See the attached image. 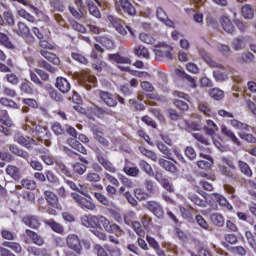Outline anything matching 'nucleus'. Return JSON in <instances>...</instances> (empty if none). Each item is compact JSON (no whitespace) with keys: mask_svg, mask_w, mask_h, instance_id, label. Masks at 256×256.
Returning <instances> with one entry per match:
<instances>
[{"mask_svg":"<svg viewBox=\"0 0 256 256\" xmlns=\"http://www.w3.org/2000/svg\"><path fill=\"white\" fill-rule=\"evenodd\" d=\"M202 59L204 62H206L210 67L213 68H220L225 69V67L222 64H219V62L213 60L208 53L202 52Z\"/></svg>","mask_w":256,"mask_h":256,"instance_id":"nucleus-36","label":"nucleus"},{"mask_svg":"<svg viewBox=\"0 0 256 256\" xmlns=\"http://www.w3.org/2000/svg\"><path fill=\"white\" fill-rule=\"evenodd\" d=\"M2 246L11 249L12 251H14L17 254H20L23 251L22 246L17 242L4 241L2 243Z\"/></svg>","mask_w":256,"mask_h":256,"instance_id":"nucleus-39","label":"nucleus"},{"mask_svg":"<svg viewBox=\"0 0 256 256\" xmlns=\"http://www.w3.org/2000/svg\"><path fill=\"white\" fill-rule=\"evenodd\" d=\"M242 16L246 19H252L255 16V10L250 5H244L241 9Z\"/></svg>","mask_w":256,"mask_h":256,"instance_id":"nucleus-45","label":"nucleus"},{"mask_svg":"<svg viewBox=\"0 0 256 256\" xmlns=\"http://www.w3.org/2000/svg\"><path fill=\"white\" fill-rule=\"evenodd\" d=\"M87 5H88V12L90 15L96 18H101V11L93 2H91V0L87 1Z\"/></svg>","mask_w":256,"mask_h":256,"instance_id":"nucleus-47","label":"nucleus"},{"mask_svg":"<svg viewBox=\"0 0 256 256\" xmlns=\"http://www.w3.org/2000/svg\"><path fill=\"white\" fill-rule=\"evenodd\" d=\"M55 165H56L58 171L61 172L63 175H65L66 177H69V178L73 177L72 171L69 168H67L66 165L63 164V162L57 161V162H55Z\"/></svg>","mask_w":256,"mask_h":256,"instance_id":"nucleus-44","label":"nucleus"},{"mask_svg":"<svg viewBox=\"0 0 256 256\" xmlns=\"http://www.w3.org/2000/svg\"><path fill=\"white\" fill-rule=\"evenodd\" d=\"M44 224L49 226L56 234L62 235L64 233V227L59 222L54 221V219L45 220Z\"/></svg>","mask_w":256,"mask_h":256,"instance_id":"nucleus-28","label":"nucleus"},{"mask_svg":"<svg viewBox=\"0 0 256 256\" xmlns=\"http://www.w3.org/2000/svg\"><path fill=\"white\" fill-rule=\"evenodd\" d=\"M91 131L94 135L95 140H97L101 146L109 147V141L105 138L103 131H101L96 126L91 127Z\"/></svg>","mask_w":256,"mask_h":256,"instance_id":"nucleus-19","label":"nucleus"},{"mask_svg":"<svg viewBox=\"0 0 256 256\" xmlns=\"http://www.w3.org/2000/svg\"><path fill=\"white\" fill-rule=\"evenodd\" d=\"M9 149H10V152L16 155L17 157H20L24 160H28L30 158V155L27 151L22 150V148H20L15 144L10 145Z\"/></svg>","mask_w":256,"mask_h":256,"instance_id":"nucleus-27","label":"nucleus"},{"mask_svg":"<svg viewBox=\"0 0 256 256\" xmlns=\"http://www.w3.org/2000/svg\"><path fill=\"white\" fill-rule=\"evenodd\" d=\"M139 167L148 176H154L153 167L149 164V162H146V160L141 159L139 162Z\"/></svg>","mask_w":256,"mask_h":256,"instance_id":"nucleus-46","label":"nucleus"},{"mask_svg":"<svg viewBox=\"0 0 256 256\" xmlns=\"http://www.w3.org/2000/svg\"><path fill=\"white\" fill-rule=\"evenodd\" d=\"M55 87L62 93H68L71 90L70 82L63 77L56 78Z\"/></svg>","mask_w":256,"mask_h":256,"instance_id":"nucleus-20","label":"nucleus"},{"mask_svg":"<svg viewBox=\"0 0 256 256\" xmlns=\"http://www.w3.org/2000/svg\"><path fill=\"white\" fill-rule=\"evenodd\" d=\"M0 104L4 105L6 107H10V109H14V110L19 109V105L17 104V102H15V100L9 99L6 97L0 98Z\"/></svg>","mask_w":256,"mask_h":256,"instance_id":"nucleus-52","label":"nucleus"},{"mask_svg":"<svg viewBox=\"0 0 256 256\" xmlns=\"http://www.w3.org/2000/svg\"><path fill=\"white\" fill-rule=\"evenodd\" d=\"M209 95L211 98L217 101L224 98V92L220 88H212V90L209 91Z\"/></svg>","mask_w":256,"mask_h":256,"instance_id":"nucleus-58","label":"nucleus"},{"mask_svg":"<svg viewBox=\"0 0 256 256\" xmlns=\"http://www.w3.org/2000/svg\"><path fill=\"white\" fill-rule=\"evenodd\" d=\"M80 194L76 192L71 193V197L78 204V207L84 211H95L96 204L93 197L83 191H79Z\"/></svg>","mask_w":256,"mask_h":256,"instance_id":"nucleus-3","label":"nucleus"},{"mask_svg":"<svg viewBox=\"0 0 256 256\" xmlns=\"http://www.w3.org/2000/svg\"><path fill=\"white\" fill-rule=\"evenodd\" d=\"M45 60L52 63L55 66L61 65V59L54 53L48 52V50L41 49L39 52Z\"/></svg>","mask_w":256,"mask_h":256,"instance_id":"nucleus-21","label":"nucleus"},{"mask_svg":"<svg viewBox=\"0 0 256 256\" xmlns=\"http://www.w3.org/2000/svg\"><path fill=\"white\" fill-rule=\"evenodd\" d=\"M109 61L116 63V64H131V59L126 56H122L119 53L116 54H109L108 55Z\"/></svg>","mask_w":256,"mask_h":256,"instance_id":"nucleus-24","label":"nucleus"},{"mask_svg":"<svg viewBox=\"0 0 256 256\" xmlns=\"http://www.w3.org/2000/svg\"><path fill=\"white\" fill-rule=\"evenodd\" d=\"M102 219H107L104 216H95V215H85L81 218V223L85 227L92 229H102L101 225L104 227V222Z\"/></svg>","mask_w":256,"mask_h":256,"instance_id":"nucleus-5","label":"nucleus"},{"mask_svg":"<svg viewBox=\"0 0 256 256\" xmlns=\"http://www.w3.org/2000/svg\"><path fill=\"white\" fill-rule=\"evenodd\" d=\"M38 65L39 67L44 68L45 71L51 74H55L57 72V68L51 66V64H49V62L44 59L38 60Z\"/></svg>","mask_w":256,"mask_h":256,"instance_id":"nucleus-54","label":"nucleus"},{"mask_svg":"<svg viewBox=\"0 0 256 256\" xmlns=\"http://www.w3.org/2000/svg\"><path fill=\"white\" fill-rule=\"evenodd\" d=\"M173 153L176 156V158L179 160V162L183 165V167L185 168L191 167L190 162H188V160L183 156L182 153H180L179 150H177V148L173 150Z\"/></svg>","mask_w":256,"mask_h":256,"instance_id":"nucleus-56","label":"nucleus"},{"mask_svg":"<svg viewBox=\"0 0 256 256\" xmlns=\"http://www.w3.org/2000/svg\"><path fill=\"white\" fill-rule=\"evenodd\" d=\"M66 246L78 255H81L83 252L82 242L77 234L71 233L66 236Z\"/></svg>","mask_w":256,"mask_h":256,"instance_id":"nucleus-6","label":"nucleus"},{"mask_svg":"<svg viewBox=\"0 0 256 256\" xmlns=\"http://www.w3.org/2000/svg\"><path fill=\"white\" fill-rule=\"evenodd\" d=\"M20 185L22 188L27 189V190H31L34 191L37 189L38 185L37 182L35 180L32 179H22L20 181Z\"/></svg>","mask_w":256,"mask_h":256,"instance_id":"nucleus-40","label":"nucleus"},{"mask_svg":"<svg viewBox=\"0 0 256 256\" xmlns=\"http://www.w3.org/2000/svg\"><path fill=\"white\" fill-rule=\"evenodd\" d=\"M14 140L21 146L26 149H32L33 146H38V142L30 138V136H24V135H16Z\"/></svg>","mask_w":256,"mask_h":256,"instance_id":"nucleus-12","label":"nucleus"},{"mask_svg":"<svg viewBox=\"0 0 256 256\" xmlns=\"http://www.w3.org/2000/svg\"><path fill=\"white\" fill-rule=\"evenodd\" d=\"M134 55L141 57L143 59L149 60L150 59V52L148 48L143 45H139L134 47Z\"/></svg>","mask_w":256,"mask_h":256,"instance_id":"nucleus-32","label":"nucleus"},{"mask_svg":"<svg viewBox=\"0 0 256 256\" xmlns=\"http://www.w3.org/2000/svg\"><path fill=\"white\" fill-rule=\"evenodd\" d=\"M221 132L222 134L227 137L229 140H231L234 145L241 147L242 146V142L237 138V136L235 135V133L229 129L228 127H226L225 125H223L221 127Z\"/></svg>","mask_w":256,"mask_h":256,"instance_id":"nucleus-22","label":"nucleus"},{"mask_svg":"<svg viewBox=\"0 0 256 256\" xmlns=\"http://www.w3.org/2000/svg\"><path fill=\"white\" fill-rule=\"evenodd\" d=\"M71 57L74 61H76L82 65H87L89 62V60L81 53L73 52V53H71Z\"/></svg>","mask_w":256,"mask_h":256,"instance_id":"nucleus-61","label":"nucleus"},{"mask_svg":"<svg viewBox=\"0 0 256 256\" xmlns=\"http://www.w3.org/2000/svg\"><path fill=\"white\" fill-rule=\"evenodd\" d=\"M100 99L109 107H116L117 106V97L116 95L109 93L107 91H100L99 92Z\"/></svg>","mask_w":256,"mask_h":256,"instance_id":"nucleus-16","label":"nucleus"},{"mask_svg":"<svg viewBox=\"0 0 256 256\" xmlns=\"http://www.w3.org/2000/svg\"><path fill=\"white\" fill-rule=\"evenodd\" d=\"M96 41L107 50L115 49V43L112 40H110V38H108L107 36H99L97 37Z\"/></svg>","mask_w":256,"mask_h":256,"instance_id":"nucleus-33","label":"nucleus"},{"mask_svg":"<svg viewBox=\"0 0 256 256\" xmlns=\"http://www.w3.org/2000/svg\"><path fill=\"white\" fill-rule=\"evenodd\" d=\"M17 14L21 18H23L26 21H28L29 23L35 24L37 22L36 18L34 16H32L31 14H29V12H27V10H25V9L18 10Z\"/></svg>","mask_w":256,"mask_h":256,"instance_id":"nucleus-51","label":"nucleus"},{"mask_svg":"<svg viewBox=\"0 0 256 256\" xmlns=\"http://www.w3.org/2000/svg\"><path fill=\"white\" fill-rule=\"evenodd\" d=\"M180 214L182 218L188 222L194 221V208L193 207H184L180 206Z\"/></svg>","mask_w":256,"mask_h":256,"instance_id":"nucleus-25","label":"nucleus"},{"mask_svg":"<svg viewBox=\"0 0 256 256\" xmlns=\"http://www.w3.org/2000/svg\"><path fill=\"white\" fill-rule=\"evenodd\" d=\"M245 236L248 240L249 246L253 248L256 252V233H252L251 231H247Z\"/></svg>","mask_w":256,"mask_h":256,"instance_id":"nucleus-63","label":"nucleus"},{"mask_svg":"<svg viewBox=\"0 0 256 256\" xmlns=\"http://www.w3.org/2000/svg\"><path fill=\"white\" fill-rule=\"evenodd\" d=\"M156 147L165 155L168 160H172V151L163 142L156 143Z\"/></svg>","mask_w":256,"mask_h":256,"instance_id":"nucleus-49","label":"nucleus"},{"mask_svg":"<svg viewBox=\"0 0 256 256\" xmlns=\"http://www.w3.org/2000/svg\"><path fill=\"white\" fill-rule=\"evenodd\" d=\"M175 73L178 77H180L181 79L187 80L190 83L191 87H196V80L190 76V74H187L186 71L181 70V69H176Z\"/></svg>","mask_w":256,"mask_h":256,"instance_id":"nucleus-34","label":"nucleus"},{"mask_svg":"<svg viewBox=\"0 0 256 256\" xmlns=\"http://www.w3.org/2000/svg\"><path fill=\"white\" fill-rule=\"evenodd\" d=\"M51 129L55 136H62L66 133L60 122H54L51 126Z\"/></svg>","mask_w":256,"mask_h":256,"instance_id":"nucleus-59","label":"nucleus"},{"mask_svg":"<svg viewBox=\"0 0 256 256\" xmlns=\"http://www.w3.org/2000/svg\"><path fill=\"white\" fill-rule=\"evenodd\" d=\"M210 219L214 226L217 227H222L225 223L224 217L218 213L211 214Z\"/></svg>","mask_w":256,"mask_h":256,"instance_id":"nucleus-50","label":"nucleus"},{"mask_svg":"<svg viewBox=\"0 0 256 256\" xmlns=\"http://www.w3.org/2000/svg\"><path fill=\"white\" fill-rule=\"evenodd\" d=\"M155 179L160 186L165 189L168 193H175L174 184L166 177L163 176V173L157 172L155 174Z\"/></svg>","mask_w":256,"mask_h":256,"instance_id":"nucleus-10","label":"nucleus"},{"mask_svg":"<svg viewBox=\"0 0 256 256\" xmlns=\"http://www.w3.org/2000/svg\"><path fill=\"white\" fill-rule=\"evenodd\" d=\"M66 143L69 147H71L72 149L78 151L79 153H82L83 155L87 154V150L85 148V146H83L82 143H80L77 138H68L66 140Z\"/></svg>","mask_w":256,"mask_h":256,"instance_id":"nucleus-23","label":"nucleus"},{"mask_svg":"<svg viewBox=\"0 0 256 256\" xmlns=\"http://www.w3.org/2000/svg\"><path fill=\"white\" fill-rule=\"evenodd\" d=\"M115 8L118 13L123 12L131 17L137 15L135 6H133L129 0H118V2L115 3Z\"/></svg>","mask_w":256,"mask_h":256,"instance_id":"nucleus-7","label":"nucleus"},{"mask_svg":"<svg viewBox=\"0 0 256 256\" xmlns=\"http://www.w3.org/2000/svg\"><path fill=\"white\" fill-rule=\"evenodd\" d=\"M101 220L103 222V228L107 233L114 234L117 237H121L125 234L119 225L111 224L107 218H102Z\"/></svg>","mask_w":256,"mask_h":256,"instance_id":"nucleus-9","label":"nucleus"},{"mask_svg":"<svg viewBox=\"0 0 256 256\" xmlns=\"http://www.w3.org/2000/svg\"><path fill=\"white\" fill-rule=\"evenodd\" d=\"M139 38H140V41H142L143 43L150 44V45H153L156 42L155 38L152 35L147 33H140Z\"/></svg>","mask_w":256,"mask_h":256,"instance_id":"nucleus-64","label":"nucleus"},{"mask_svg":"<svg viewBox=\"0 0 256 256\" xmlns=\"http://www.w3.org/2000/svg\"><path fill=\"white\" fill-rule=\"evenodd\" d=\"M0 44L7 49H15V46L10 41L9 36L3 32H0Z\"/></svg>","mask_w":256,"mask_h":256,"instance_id":"nucleus-43","label":"nucleus"},{"mask_svg":"<svg viewBox=\"0 0 256 256\" xmlns=\"http://www.w3.org/2000/svg\"><path fill=\"white\" fill-rule=\"evenodd\" d=\"M171 160L173 162H170L169 160H166L164 158H159L158 159V164L160 167H162L163 169H165L166 172L171 173V174H176L178 172V168L175 164H177L175 159Z\"/></svg>","mask_w":256,"mask_h":256,"instance_id":"nucleus-15","label":"nucleus"},{"mask_svg":"<svg viewBox=\"0 0 256 256\" xmlns=\"http://www.w3.org/2000/svg\"><path fill=\"white\" fill-rule=\"evenodd\" d=\"M230 125L235 129L242 130V131H250L251 127L247 123H243L237 119L230 120Z\"/></svg>","mask_w":256,"mask_h":256,"instance_id":"nucleus-41","label":"nucleus"},{"mask_svg":"<svg viewBox=\"0 0 256 256\" xmlns=\"http://www.w3.org/2000/svg\"><path fill=\"white\" fill-rule=\"evenodd\" d=\"M213 76L215 81H217L218 83H224V81L229 79L228 74L225 72H221L220 70H214Z\"/></svg>","mask_w":256,"mask_h":256,"instance_id":"nucleus-57","label":"nucleus"},{"mask_svg":"<svg viewBox=\"0 0 256 256\" xmlns=\"http://www.w3.org/2000/svg\"><path fill=\"white\" fill-rule=\"evenodd\" d=\"M92 195L100 204L104 205V207H110L111 201L106 195L101 192H92Z\"/></svg>","mask_w":256,"mask_h":256,"instance_id":"nucleus-37","label":"nucleus"},{"mask_svg":"<svg viewBox=\"0 0 256 256\" xmlns=\"http://www.w3.org/2000/svg\"><path fill=\"white\" fill-rule=\"evenodd\" d=\"M39 153H44L43 155L40 156V159L46 165H53L54 164V158L51 155H49V150L47 148L39 150Z\"/></svg>","mask_w":256,"mask_h":256,"instance_id":"nucleus-42","label":"nucleus"},{"mask_svg":"<svg viewBox=\"0 0 256 256\" xmlns=\"http://www.w3.org/2000/svg\"><path fill=\"white\" fill-rule=\"evenodd\" d=\"M44 198L47 202V204L49 205L50 208H52L49 213L51 215H56V210L61 211L62 210V206L61 203L59 201V196L49 190L44 191Z\"/></svg>","mask_w":256,"mask_h":256,"instance_id":"nucleus-4","label":"nucleus"},{"mask_svg":"<svg viewBox=\"0 0 256 256\" xmlns=\"http://www.w3.org/2000/svg\"><path fill=\"white\" fill-rule=\"evenodd\" d=\"M97 161L104 167V169L110 173H116V167L110 162L105 153H103L99 148L95 151Z\"/></svg>","mask_w":256,"mask_h":256,"instance_id":"nucleus-8","label":"nucleus"},{"mask_svg":"<svg viewBox=\"0 0 256 256\" xmlns=\"http://www.w3.org/2000/svg\"><path fill=\"white\" fill-rule=\"evenodd\" d=\"M146 209L155 215L157 219H163L164 210L160 203L156 201H149L146 203Z\"/></svg>","mask_w":256,"mask_h":256,"instance_id":"nucleus-11","label":"nucleus"},{"mask_svg":"<svg viewBox=\"0 0 256 256\" xmlns=\"http://www.w3.org/2000/svg\"><path fill=\"white\" fill-rule=\"evenodd\" d=\"M212 199L217 202L221 208L227 210V211H232L233 207L231 203L227 200V198L219 193H212L211 194Z\"/></svg>","mask_w":256,"mask_h":256,"instance_id":"nucleus-17","label":"nucleus"},{"mask_svg":"<svg viewBox=\"0 0 256 256\" xmlns=\"http://www.w3.org/2000/svg\"><path fill=\"white\" fill-rule=\"evenodd\" d=\"M84 85L86 86V88L92 89V87H95L97 84V79L95 78V76H92L91 74H87L84 79Z\"/></svg>","mask_w":256,"mask_h":256,"instance_id":"nucleus-55","label":"nucleus"},{"mask_svg":"<svg viewBox=\"0 0 256 256\" xmlns=\"http://www.w3.org/2000/svg\"><path fill=\"white\" fill-rule=\"evenodd\" d=\"M185 157L190 161H195L197 159V152L194 147L186 146L184 149Z\"/></svg>","mask_w":256,"mask_h":256,"instance_id":"nucleus-53","label":"nucleus"},{"mask_svg":"<svg viewBox=\"0 0 256 256\" xmlns=\"http://www.w3.org/2000/svg\"><path fill=\"white\" fill-rule=\"evenodd\" d=\"M199 157L205 160H202V159L198 160L196 162L197 167H199L200 169H203L204 171H209V169L214 164L213 157L204 153H200Z\"/></svg>","mask_w":256,"mask_h":256,"instance_id":"nucleus-14","label":"nucleus"},{"mask_svg":"<svg viewBox=\"0 0 256 256\" xmlns=\"http://www.w3.org/2000/svg\"><path fill=\"white\" fill-rule=\"evenodd\" d=\"M19 89L21 94L33 95L35 93L32 82L27 79L20 83Z\"/></svg>","mask_w":256,"mask_h":256,"instance_id":"nucleus-26","label":"nucleus"},{"mask_svg":"<svg viewBox=\"0 0 256 256\" xmlns=\"http://www.w3.org/2000/svg\"><path fill=\"white\" fill-rule=\"evenodd\" d=\"M220 23L224 31H226L227 33H232L235 30L234 25L232 24L229 17L222 16L220 19Z\"/></svg>","mask_w":256,"mask_h":256,"instance_id":"nucleus-35","label":"nucleus"},{"mask_svg":"<svg viewBox=\"0 0 256 256\" xmlns=\"http://www.w3.org/2000/svg\"><path fill=\"white\" fill-rule=\"evenodd\" d=\"M6 173L16 181L21 179V171H20V168H18L17 166H14V165L7 166Z\"/></svg>","mask_w":256,"mask_h":256,"instance_id":"nucleus-31","label":"nucleus"},{"mask_svg":"<svg viewBox=\"0 0 256 256\" xmlns=\"http://www.w3.org/2000/svg\"><path fill=\"white\" fill-rule=\"evenodd\" d=\"M188 198L191 202L198 205V207L203 208L206 206V201L200 198L197 194H189Z\"/></svg>","mask_w":256,"mask_h":256,"instance_id":"nucleus-60","label":"nucleus"},{"mask_svg":"<svg viewBox=\"0 0 256 256\" xmlns=\"http://www.w3.org/2000/svg\"><path fill=\"white\" fill-rule=\"evenodd\" d=\"M25 236L27 239L31 240L36 246L42 247L45 243V240L42 238V236L33 230L26 229Z\"/></svg>","mask_w":256,"mask_h":256,"instance_id":"nucleus-18","label":"nucleus"},{"mask_svg":"<svg viewBox=\"0 0 256 256\" xmlns=\"http://www.w3.org/2000/svg\"><path fill=\"white\" fill-rule=\"evenodd\" d=\"M24 130L28 131V133L35 134L38 141L44 143L46 147H51L52 133L47 127L40 126V124H36L33 121H27Z\"/></svg>","mask_w":256,"mask_h":256,"instance_id":"nucleus-1","label":"nucleus"},{"mask_svg":"<svg viewBox=\"0 0 256 256\" xmlns=\"http://www.w3.org/2000/svg\"><path fill=\"white\" fill-rule=\"evenodd\" d=\"M123 173H125L127 176L129 177H134V178H137L139 177L141 171H140V168L139 167H130L128 165L124 166L123 169H122Z\"/></svg>","mask_w":256,"mask_h":256,"instance_id":"nucleus-38","label":"nucleus"},{"mask_svg":"<svg viewBox=\"0 0 256 256\" xmlns=\"http://www.w3.org/2000/svg\"><path fill=\"white\" fill-rule=\"evenodd\" d=\"M222 162L226 165H220L219 171L224 176L230 180L239 183L241 180L240 174L237 172V166L235 164V159L233 157H223Z\"/></svg>","mask_w":256,"mask_h":256,"instance_id":"nucleus-2","label":"nucleus"},{"mask_svg":"<svg viewBox=\"0 0 256 256\" xmlns=\"http://www.w3.org/2000/svg\"><path fill=\"white\" fill-rule=\"evenodd\" d=\"M29 28L25 22L19 21L17 23V26L13 29V31L18 35L19 37L23 38L24 36L27 35L29 32Z\"/></svg>","mask_w":256,"mask_h":256,"instance_id":"nucleus-30","label":"nucleus"},{"mask_svg":"<svg viewBox=\"0 0 256 256\" xmlns=\"http://www.w3.org/2000/svg\"><path fill=\"white\" fill-rule=\"evenodd\" d=\"M22 223L25 224L27 227L38 231L41 226V221L39 217L36 215H26L21 219Z\"/></svg>","mask_w":256,"mask_h":256,"instance_id":"nucleus-13","label":"nucleus"},{"mask_svg":"<svg viewBox=\"0 0 256 256\" xmlns=\"http://www.w3.org/2000/svg\"><path fill=\"white\" fill-rule=\"evenodd\" d=\"M140 152L145 155L146 158L152 160L153 162H157L158 161V156L156 153H154L151 150H148V148L146 147H139Z\"/></svg>","mask_w":256,"mask_h":256,"instance_id":"nucleus-48","label":"nucleus"},{"mask_svg":"<svg viewBox=\"0 0 256 256\" xmlns=\"http://www.w3.org/2000/svg\"><path fill=\"white\" fill-rule=\"evenodd\" d=\"M238 136L240 139H242L248 143H252V144L256 143V136L251 133L240 132L238 134Z\"/></svg>","mask_w":256,"mask_h":256,"instance_id":"nucleus-62","label":"nucleus"},{"mask_svg":"<svg viewBox=\"0 0 256 256\" xmlns=\"http://www.w3.org/2000/svg\"><path fill=\"white\" fill-rule=\"evenodd\" d=\"M239 171L245 175L248 178L253 177V170L251 167L248 165L247 162H243V160H238L237 162Z\"/></svg>","mask_w":256,"mask_h":256,"instance_id":"nucleus-29","label":"nucleus"}]
</instances>
